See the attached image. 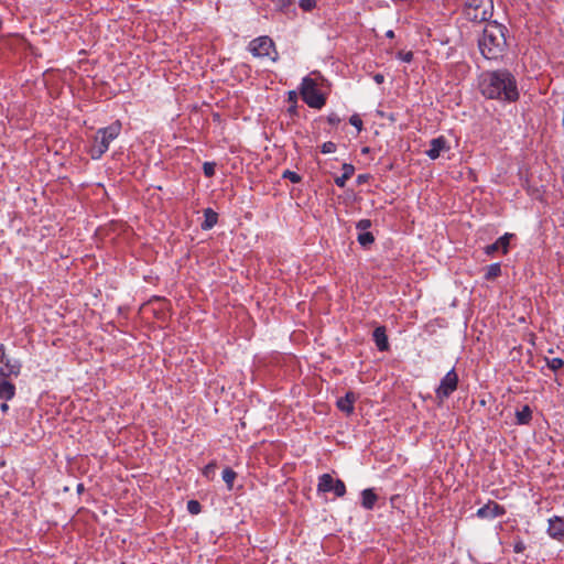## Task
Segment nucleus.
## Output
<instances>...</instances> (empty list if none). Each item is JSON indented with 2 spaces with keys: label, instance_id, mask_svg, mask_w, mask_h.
<instances>
[{
  "label": "nucleus",
  "instance_id": "1",
  "mask_svg": "<svg viewBox=\"0 0 564 564\" xmlns=\"http://www.w3.org/2000/svg\"><path fill=\"white\" fill-rule=\"evenodd\" d=\"M481 94L489 99L516 101L519 98L514 76L506 70L486 72L479 82Z\"/></svg>",
  "mask_w": 564,
  "mask_h": 564
},
{
  "label": "nucleus",
  "instance_id": "2",
  "mask_svg": "<svg viewBox=\"0 0 564 564\" xmlns=\"http://www.w3.org/2000/svg\"><path fill=\"white\" fill-rule=\"evenodd\" d=\"M507 28L496 21L488 22L478 41L479 50L487 59L501 58L508 47Z\"/></svg>",
  "mask_w": 564,
  "mask_h": 564
},
{
  "label": "nucleus",
  "instance_id": "3",
  "mask_svg": "<svg viewBox=\"0 0 564 564\" xmlns=\"http://www.w3.org/2000/svg\"><path fill=\"white\" fill-rule=\"evenodd\" d=\"M121 131V123L116 121L106 128L97 130L94 141L89 148L91 159H100L109 149L111 141H113Z\"/></svg>",
  "mask_w": 564,
  "mask_h": 564
},
{
  "label": "nucleus",
  "instance_id": "4",
  "mask_svg": "<svg viewBox=\"0 0 564 564\" xmlns=\"http://www.w3.org/2000/svg\"><path fill=\"white\" fill-rule=\"evenodd\" d=\"M492 0H466L464 7L465 17L473 22H485L492 17Z\"/></svg>",
  "mask_w": 564,
  "mask_h": 564
},
{
  "label": "nucleus",
  "instance_id": "5",
  "mask_svg": "<svg viewBox=\"0 0 564 564\" xmlns=\"http://www.w3.org/2000/svg\"><path fill=\"white\" fill-rule=\"evenodd\" d=\"M300 94L303 101L311 108L321 109L326 104V98L318 90L316 82L308 76L302 79Z\"/></svg>",
  "mask_w": 564,
  "mask_h": 564
},
{
  "label": "nucleus",
  "instance_id": "6",
  "mask_svg": "<svg viewBox=\"0 0 564 564\" xmlns=\"http://www.w3.org/2000/svg\"><path fill=\"white\" fill-rule=\"evenodd\" d=\"M249 51L257 57H271L278 59V52L274 42L269 36H259L249 43Z\"/></svg>",
  "mask_w": 564,
  "mask_h": 564
},
{
  "label": "nucleus",
  "instance_id": "7",
  "mask_svg": "<svg viewBox=\"0 0 564 564\" xmlns=\"http://www.w3.org/2000/svg\"><path fill=\"white\" fill-rule=\"evenodd\" d=\"M22 365L20 360L9 357L3 344L0 345V378L7 379L11 376L18 377Z\"/></svg>",
  "mask_w": 564,
  "mask_h": 564
},
{
  "label": "nucleus",
  "instance_id": "8",
  "mask_svg": "<svg viewBox=\"0 0 564 564\" xmlns=\"http://www.w3.org/2000/svg\"><path fill=\"white\" fill-rule=\"evenodd\" d=\"M458 386V375L455 369H451L441 380L440 386L435 390L436 399L442 403L447 399Z\"/></svg>",
  "mask_w": 564,
  "mask_h": 564
},
{
  "label": "nucleus",
  "instance_id": "9",
  "mask_svg": "<svg viewBox=\"0 0 564 564\" xmlns=\"http://www.w3.org/2000/svg\"><path fill=\"white\" fill-rule=\"evenodd\" d=\"M505 514V508L495 501H490L487 505L478 509L477 516L479 518H497Z\"/></svg>",
  "mask_w": 564,
  "mask_h": 564
},
{
  "label": "nucleus",
  "instance_id": "10",
  "mask_svg": "<svg viewBox=\"0 0 564 564\" xmlns=\"http://www.w3.org/2000/svg\"><path fill=\"white\" fill-rule=\"evenodd\" d=\"M513 237L512 234H505L498 238L494 243L486 246L485 253L488 256L501 250L503 254L508 252L510 239Z\"/></svg>",
  "mask_w": 564,
  "mask_h": 564
},
{
  "label": "nucleus",
  "instance_id": "11",
  "mask_svg": "<svg viewBox=\"0 0 564 564\" xmlns=\"http://www.w3.org/2000/svg\"><path fill=\"white\" fill-rule=\"evenodd\" d=\"M447 149L448 147L446 139L444 137H438L431 140L430 149L426 151V154L430 159L436 160L441 152Z\"/></svg>",
  "mask_w": 564,
  "mask_h": 564
},
{
  "label": "nucleus",
  "instance_id": "12",
  "mask_svg": "<svg viewBox=\"0 0 564 564\" xmlns=\"http://www.w3.org/2000/svg\"><path fill=\"white\" fill-rule=\"evenodd\" d=\"M547 532L554 539H558V540L563 539L564 538V520L558 517H554L553 519H550Z\"/></svg>",
  "mask_w": 564,
  "mask_h": 564
},
{
  "label": "nucleus",
  "instance_id": "13",
  "mask_svg": "<svg viewBox=\"0 0 564 564\" xmlns=\"http://www.w3.org/2000/svg\"><path fill=\"white\" fill-rule=\"evenodd\" d=\"M372 337H373L377 348L380 351H387L389 349V341H388V336L386 334L384 326H378L373 330Z\"/></svg>",
  "mask_w": 564,
  "mask_h": 564
},
{
  "label": "nucleus",
  "instance_id": "14",
  "mask_svg": "<svg viewBox=\"0 0 564 564\" xmlns=\"http://www.w3.org/2000/svg\"><path fill=\"white\" fill-rule=\"evenodd\" d=\"M356 401V394L354 392H347L345 397L337 400V408L346 414L354 412V403Z\"/></svg>",
  "mask_w": 564,
  "mask_h": 564
},
{
  "label": "nucleus",
  "instance_id": "15",
  "mask_svg": "<svg viewBox=\"0 0 564 564\" xmlns=\"http://www.w3.org/2000/svg\"><path fill=\"white\" fill-rule=\"evenodd\" d=\"M15 395V386L6 378L0 380V399L9 401Z\"/></svg>",
  "mask_w": 564,
  "mask_h": 564
},
{
  "label": "nucleus",
  "instance_id": "16",
  "mask_svg": "<svg viewBox=\"0 0 564 564\" xmlns=\"http://www.w3.org/2000/svg\"><path fill=\"white\" fill-rule=\"evenodd\" d=\"M361 497H362V500H361L362 507L367 510L373 509L375 503L378 500V496L375 494V491L370 488L365 489L361 492Z\"/></svg>",
  "mask_w": 564,
  "mask_h": 564
},
{
  "label": "nucleus",
  "instance_id": "17",
  "mask_svg": "<svg viewBox=\"0 0 564 564\" xmlns=\"http://www.w3.org/2000/svg\"><path fill=\"white\" fill-rule=\"evenodd\" d=\"M335 479L329 474H323L318 478L317 490L318 492H329L333 490Z\"/></svg>",
  "mask_w": 564,
  "mask_h": 564
},
{
  "label": "nucleus",
  "instance_id": "18",
  "mask_svg": "<svg viewBox=\"0 0 564 564\" xmlns=\"http://www.w3.org/2000/svg\"><path fill=\"white\" fill-rule=\"evenodd\" d=\"M204 221L202 223V229L208 230L212 229L218 220V215L212 208H206L204 210Z\"/></svg>",
  "mask_w": 564,
  "mask_h": 564
},
{
  "label": "nucleus",
  "instance_id": "19",
  "mask_svg": "<svg viewBox=\"0 0 564 564\" xmlns=\"http://www.w3.org/2000/svg\"><path fill=\"white\" fill-rule=\"evenodd\" d=\"M517 424H528L532 419V410L529 405H524L521 410L516 412Z\"/></svg>",
  "mask_w": 564,
  "mask_h": 564
},
{
  "label": "nucleus",
  "instance_id": "20",
  "mask_svg": "<svg viewBox=\"0 0 564 564\" xmlns=\"http://www.w3.org/2000/svg\"><path fill=\"white\" fill-rule=\"evenodd\" d=\"M501 274V264L492 263L486 268L485 280L492 281Z\"/></svg>",
  "mask_w": 564,
  "mask_h": 564
},
{
  "label": "nucleus",
  "instance_id": "21",
  "mask_svg": "<svg viewBox=\"0 0 564 564\" xmlns=\"http://www.w3.org/2000/svg\"><path fill=\"white\" fill-rule=\"evenodd\" d=\"M236 477H237V473L234 469H231L230 467H227L224 469L223 479L226 482L229 490L232 489L234 481H235Z\"/></svg>",
  "mask_w": 564,
  "mask_h": 564
},
{
  "label": "nucleus",
  "instance_id": "22",
  "mask_svg": "<svg viewBox=\"0 0 564 564\" xmlns=\"http://www.w3.org/2000/svg\"><path fill=\"white\" fill-rule=\"evenodd\" d=\"M357 240L362 247H368L373 243L375 237L371 232L365 231L358 235Z\"/></svg>",
  "mask_w": 564,
  "mask_h": 564
},
{
  "label": "nucleus",
  "instance_id": "23",
  "mask_svg": "<svg viewBox=\"0 0 564 564\" xmlns=\"http://www.w3.org/2000/svg\"><path fill=\"white\" fill-rule=\"evenodd\" d=\"M545 360L547 367L553 371H557L564 367V360L562 358H546Z\"/></svg>",
  "mask_w": 564,
  "mask_h": 564
},
{
  "label": "nucleus",
  "instance_id": "24",
  "mask_svg": "<svg viewBox=\"0 0 564 564\" xmlns=\"http://www.w3.org/2000/svg\"><path fill=\"white\" fill-rule=\"evenodd\" d=\"M272 2L280 11L284 13H286L294 3L293 0H272Z\"/></svg>",
  "mask_w": 564,
  "mask_h": 564
},
{
  "label": "nucleus",
  "instance_id": "25",
  "mask_svg": "<svg viewBox=\"0 0 564 564\" xmlns=\"http://www.w3.org/2000/svg\"><path fill=\"white\" fill-rule=\"evenodd\" d=\"M337 497H343L346 494V486L343 480L335 479L333 490Z\"/></svg>",
  "mask_w": 564,
  "mask_h": 564
},
{
  "label": "nucleus",
  "instance_id": "26",
  "mask_svg": "<svg viewBox=\"0 0 564 564\" xmlns=\"http://www.w3.org/2000/svg\"><path fill=\"white\" fill-rule=\"evenodd\" d=\"M216 164L214 162H205L203 164V171L206 177H213L215 175Z\"/></svg>",
  "mask_w": 564,
  "mask_h": 564
},
{
  "label": "nucleus",
  "instance_id": "27",
  "mask_svg": "<svg viewBox=\"0 0 564 564\" xmlns=\"http://www.w3.org/2000/svg\"><path fill=\"white\" fill-rule=\"evenodd\" d=\"M202 506L197 500H189L187 502V510L192 514H197L200 512Z\"/></svg>",
  "mask_w": 564,
  "mask_h": 564
},
{
  "label": "nucleus",
  "instance_id": "28",
  "mask_svg": "<svg viewBox=\"0 0 564 564\" xmlns=\"http://www.w3.org/2000/svg\"><path fill=\"white\" fill-rule=\"evenodd\" d=\"M216 467L217 465L215 462L207 464L203 469V475L207 478H212L215 474Z\"/></svg>",
  "mask_w": 564,
  "mask_h": 564
},
{
  "label": "nucleus",
  "instance_id": "29",
  "mask_svg": "<svg viewBox=\"0 0 564 564\" xmlns=\"http://www.w3.org/2000/svg\"><path fill=\"white\" fill-rule=\"evenodd\" d=\"M321 151L324 154L333 153L336 151V144L332 141H327V142L323 143Z\"/></svg>",
  "mask_w": 564,
  "mask_h": 564
},
{
  "label": "nucleus",
  "instance_id": "30",
  "mask_svg": "<svg viewBox=\"0 0 564 564\" xmlns=\"http://www.w3.org/2000/svg\"><path fill=\"white\" fill-rule=\"evenodd\" d=\"M283 177L290 180L292 183H299L301 181V176L297 173L290 170H286L283 173Z\"/></svg>",
  "mask_w": 564,
  "mask_h": 564
},
{
  "label": "nucleus",
  "instance_id": "31",
  "mask_svg": "<svg viewBox=\"0 0 564 564\" xmlns=\"http://www.w3.org/2000/svg\"><path fill=\"white\" fill-rule=\"evenodd\" d=\"M349 122L351 126L357 128L358 131H360L362 129V120L360 119V117L358 115H352L349 118Z\"/></svg>",
  "mask_w": 564,
  "mask_h": 564
},
{
  "label": "nucleus",
  "instance_id": "32",
  "mask_svg": "<svg viewBox=\"0 0 564 564\" xmlns=\"http://www.w3.org/2000/svg\"><path fill=\"white\" fill-rule=\"evenodd\" d=\"M299 6L304 11H310L315 7V0H300Z\"/></svg>",
  "mask_w": 564,
  "mask_h": 564
},
{
  "label": "nucleus",
  "instance_id": "33",
  "mask_svg": "<svg viewBox=\"0 0 564 564\" xmlns=\"http://www.w3.org/2000/svg\"><path fill=\"white\" fill-rule=\"evenodd\" d=\"M355 173V167L351 164L345 163L343 164V175L347 176L349 180Z\"/></svg>",
  "mask_w": 564,
  "mask_h": 564
},
{
  "label": "nucleus",
  "instance_id": "34",
  "mask_svg": "<svg viewBox=\"0 0 564 564\" xmlns=\"http://www.w3.org/2000/svg\"><path fill=\"white\" fill-rule=\"evenodd\" d=\"M399 57L406 63H410L413 59V53L411 51L408 52H399Z\"/></svg>",
  "mask_w": 564,
  "mask_h": 564
},
{
  "label": "nucleus",
  "instance_id": "35",
  "mask_svg": "<svg viewBox=\"0 0 564 564\" xmlns=\"http://www.w3.org/2000/svg\"><path fill=\"white\" fill-rule=\"evenodd\" d=\"M327 121L332 126H337L340 122V118L338 117L337 113L333 112L328 115Z\"/></svg>",
  "mask_w": 564,
  "mask_h": 564
},
{
  "label": "nucleus",
  "instance_id": "36",
  "mask_svg": "<svg viewBox=\"0 0 564 564\" xmlns=\"http://www.w3.org/2000/svg\"><path fill=\"white\" fill-rule=\"evenodd\" d=\"M371 226V221L369 219H361L357 223V229L366 230Z\"/></svg>",
  "mask_w": 564,
  "mask_h": 564
},
{
  "label": "nucleus",
  "instance_id": "37",
  "mask_svg": "<svg viewBox=\"0 0 564 564\" xmlns=\"http://www.w3.org/2000/svg\"><path fill=\"white\" fill-rule=\"evenodd\" d=\"M347 180H348V178H347V176H345V175H343V174H341L340 176H337V177L335 178V184H336L338 187H344V186H345V184H346V181H347Z\"/></svg>",
  "mask_w": 564,
  "mask_h": 564
},
{
  "label": "nucleus",
  "instance_id": "38",
  "mask_svg": "<svg viewBox=\"0 0 564 564\" xmlns=\"http://www.w3.org/2000/svg\"><path fill=\"white\" fill-rule=\"evenodd\" d=\"M288 101L290 104H296L297 102V94H296V91H293V90L289 91V94H288Z\"/></svg>",
  "mask_w": 564,
  "mask_h": 564
},
{
  "label": "nucleus",
  "instance_id": "39",
  "mask_svg": "<svg viewBox=\"0 0 564 564\" xmlns=\"http://www.w3.org/2000/svg\"><path fill=\"white\" fill-rule=\"evenodd\" d=\"M368 178H369V175H368V174H360V175H358V177H357V183H358V184H362V183L367 182V181H368Z\"/></svg>",
  "mask_w": 564,
  "mask_h": 564
},
{
  "label": "nucleus",
  "instance_id": "40",
  "mask_svg": "<svg viewBox=\"0 0 564 564\" xmlns=\"http://www.w3.org/2000/svg\"><path fill=\"white\" fill-rule=\"evenodd\" d=\"M373 79H375V82H376L377 84H381V83H383V80H384V76H383L382 74H376V75L373 76Z\"/></svg>",
  "mask_w": 564,
  "mask_h": 564
},
{
  "label": "nucleus",
  "instance_id": "41",
  "mask_svg": "<svg viewBox=\"0 0 564 564\" xmlns=\"http://www.w3.org/2000/svg\"><path fill=\"white\" fill-rule=\"evenodd\" d=\"M523 550H524V545H523V543H522V542H519V543H517V544L514 545V552H516V553H520V552H522Z\"/></svg>",
  "mask_w": 564,
  "mask_h": 564
},
{
  "label": "nucleus",
  "instance_id": "42",
  "mask_svg": "<svg viewBox=\"0 0 564 564\" xmlns=\"http://www.w3.org/2000/svg\"><path fill=\"white\" fill-rule=\"evenodd\" d=\"M296 108H297V107H296V104H291V106L289 107V110H288V111H289L291 115H296Z\"/></svg>",
  "mask_w": 564,
  "mask_h": 564
},
{
  "label": "nucleus",
  "instance_id": "43",
  "mask_svg": "<svg viewBox=\"0 0 564 564\" xmlns=\"http://www.w3.org/2000/svg\"><path fill=\"white\" fill-rule=\"evenodd\" d=\"M0 409L4 413V412H7L9 410V405L4 402V403L1 404Z\"/></svg>",
  "mask_w": 564,
  "mask_h": 564
},
{
  "label": "nucleus",
  "instance_id": "44",
  "mask_svg": "<svg viewBox=\"0 0 564 564\" xmlns=\"http://www.w3.org/2000/svg\"><path fill=\"white\" fill-rule=\"evenodd\" d=\"M386 35H387V37H393L394 33H393V31H388Z\"/></svg>",
  "mask_w": 564,
  "mask_h": 564
},
{
  "label": "nucleus",
  "instance_id": "45",
  "mask_svg": "<svg viewBox=\"0 0 564 564\" xmlns=\"http://www.w3.org/2000/svg\"><path fill=\"white\" fill-rule=\"evenodd\" d=\"M78 491H82L84 489V486L83 484H79L78 487H77Z\"/></svg>",
  "mask_w": 564,
  "mask_h": 564
},
{
  "label": "nucleus",
  "instance_id": "46",
  "mask_svg": "<svg viewBox=\"0 0 564 564\" xmlns=\"http://www.w3.org/2000/svg\"><path fill=\"white\" fill-rule=\"evenodd\" d=\"M362 152L364 153L368 152V148L362 149Z\"/></svg>",
  "mask_w": 564,
  "mask_h": 564
}]
</instances>
